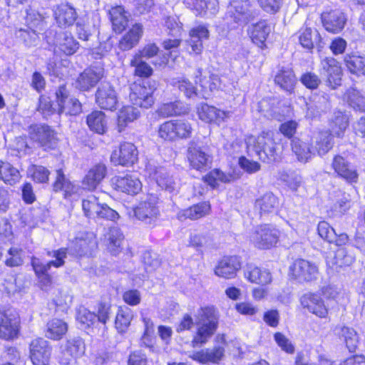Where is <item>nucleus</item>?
I'll use <instances>...</instances> for the list:
<instances>
[{
	"label": "nucleus",
	"instance_id": "nucleus-1",
	"mask_svg": "<svg viewBox=\"0 0 365 365\" xmlns=\"http://www.w3.org/2000/svg\"><path fill=\"white\" fill-rule=\"evenodd\" d=\"M249 152H255L259 159L264 163L277 161L281 157V148L270 132H262L257 138H251L247 142Z\"/></svg>",
	"mask_w": 365,
	"mask_h": 365
},
{
	"label": "nucleus",
	"instance_id": "nucleus-2",
	"mask_svg": "<svg viewBox=\"0 0 365 365\" xmlns=\"http://www.w3.org/2000/svg\"><path fill=\"white\" fill-rule=\"evenodd\" d=\"M196 324L197 331L192 343L194 344H205L217 328L218 317L215 309L210 307L200 308L196 315Z\"/></svg>",
	"mask_w": 365,
	"mask_h": 365
},
{
	"label": "nucleus",
	"instance_id": "nucleus-3",
	"mask_svg": "<svg viewBox=\"0 0 365 365\" xmlns=\"http://www.w3.org/2000/svg\"><path fill=\"white\" fill-rule=\"evenodd\" d=\"M187 158L190 166L200 171L206 170L212 162L210 146L207 142L200 138H194L189 142Z\"/></svg>",
	"mask_w": 365,
	"mask_h": 365
},
{
	"label": "nucleus",
	"instance_id": "nucleus-4",
	"mask_svg": "<svg viewBox=\"0 0 365 365\" xmlns=\"http://www.w3.org/2000/svg\"><path fill=\"white\" fill-rule=\"evenodd\" d=\"M156 89V83L149 79L134 83L130 87L129 98L137 107L148 108L154 103L153 94Z\"/></svg>",
	"mask_w": 365,
	"mask_h": 365
},
{
	"label": "nucleus",
	"instance_id": "nucleus-5",
	"mask_svg": "<svg viewBox=\"0 0 365 365\" xmlns=\"http://www.w3.org/2000/svg\"><path fill=\"white\" fill-rule=\"evenodd\" d=\"M191 125L183 120H169L161 124L158 129L160 138L174 141L178 139L187 138L192 133Z\"/></svg>",
	"mask_w": 365,
	"mask_h": 365
},
{
	"label": "nucleus",
	"instance_id": "nucleus-6",
	"mask_svg": "<svg viewBox=\"0 0 365 365\" xmlns=\"http://www.w3.org/2000/svg\"><path fill=\"white\" fill-rule=\"evenodd\" d=\"M31 139L44 150H53L57 145V133L49 125H34L29 128Z\"/></svg>",
	"mask_w": 365,
	"mask_h": 365
},
{
	"label": "nucleus",
	"instance_id": "nucleus-7",
	"mask_svg": "<svg viewBox=\"0 0 365 365\" xmlns=\"http://www.w3.org/2000/svg\"><path fill=\"white\" fill-rule=\"evenodd\" d=\"M98 244L93 233H83L73 240L66 250V254L82 257H89L97 249Z\"/></svg>",
	"mask_w": 365,
	"mask_h": 365
},
{
	"label": "nucleus",
	"instance_id": "nucleus-8",
	"mask_svg": "<svg viewBox=\"0 0 365 365\" xmlns=\"http://www.w3.org/2000/svg\"><path fill=\"white\" fill-rule=\"evenodd\" d=\"M55 95L59 114L76 115L81 112V103L78 99L70 96L69 91L65 85L58 86Z\"/></svg>",
	"mask_w": 365,
	"mask_h": 365
},
{
	"label": "nucleus",
	"instance_id": "nucleus-9",
	"mask_svg": "<svg viewBox=\"0 0 365 365\" xmlns=\"http://www.w3.org/2000/svg\"><path fill=\"white\" fill-rule=\"evenodd\" d=\"M289 275L299 282L316 280L318 276L317 267L309 261L297 259L289 267Z\"/></svg>",
	"mask_w": 365,
	"mask_h": 365
},
{
	"label": "nucleus",
	"instance_id": "nucleus-10",
	"mask_svg": "<svg viewBox=\"0 0 365 365\" xmlns=\"http://www.w3.org/2000/svg\"><path fill=\"white\" fill-rule=\"evenodd\" d=\"M257 14L256 10L251 9L249 3L230 1L227 7V18H230L238 25H245Z\"/></svg>",
	"mask_w": 365,
	"mask_h": 365
},
{
	"label": "nucleus",
	"instance_id": "nucleus-11",
	"mask_svg": "<svg viewBox=\"0 0 365 365\" xmlns=\"http://www.w3.org/2000/svg\"><path fill=\"white\" fill-rule=\"evenodd\" d=\"M279 234V231L270 225H261L256 228L250 240L259 249H269L277 244Z\"/></svg>",
	"mask_w": 365,
	"mask_h": 365
},
{
	"label": "nucleus",
	"instance_id": "nucleus-12",
	"mask_svg": "<svg viewBox=\"0 0 365 365\" xmlns=\"http://www.w3.org/2000/svg\"><path fill=\"white\" fill-rule=\"evenodd\" d=\"M320 66V75L329 86L335 88L341 84L342 71L336 59L326 57L321 61Z\"/></svg>",
	"mask_w": 365,
	"mask_h": 365
},
{
	"label": "nucleus",
	"instance_id": "nucleus-13",
	"mask_svg": "<svg viewBox=\"0 0 365 365\" xmlns=\"http://www.w3.org/2000/svg\"><path fill=\"white\" fill-rule=\"evenodd\" d=\"M138 151L134 144L128 142L121 143L118 150L113 151L110 161L115 165L130 166L138 160Z\"/></svg>",
	"mask_w": 365,
	"mask_h": 365
},
{
	"label": "nucleus",
	"instance_id": "nucleus-14",
	"mask_svg": "<svg viewBox=\"0 0 365 365\" xmlns=\"http://www.w3.org/2000/svg\"><path fill=\"white\" fill-rule=\"evenodd\" d=\"M103 76L104 68L101 66H92L79 75L75 82V86L80 91H89L96 86Z\"/></svg>",
	"mask_w": 365,
	"mask_h": 365
},
{
	"label": "nucleus",
	"instance_id": "nucleus-15",
	"mask_svg": "<svg viewBox=\"0 0 365 365\" xmlns=\"http://www.w3.org/2000/svg\"><path fill=\"white\" fill-rule=\"evenodd\" d=\"M96 102L102 109L113 110L118 103L115 88L109 82H102L96 92Z\"/></svg>",
	"mask_w": 365,
	"mask_h": 365
},
{
	"label": "nucleus",
	"instance_id": "nucleus-16",
	"mask_svg": "<svg viewBox=\"0 0 365 365\" xmlns=\"http://www.w3.org/2000/svg\"><path fill=\"white\" fill-rule=\"evenodd\" d=\"M47 255L55 257L56 259L46 263H43L40 259L37 257H32L31 259V265L38 277L46 274L48 270L52 266L55 267H62L64 264V259L66 257V250L59 249L57 250L47 251Z\"/></svg>",
	"mask_w": 365,
	"mask_h": 365
},
{
	"label": "nucleus",
	"instance_id": "nucleus-17",
	"mask_svg": "<svg viewBox=\"0 0 365 365\" xmlns=\"http://www.w3.org/2000/svg\"><path fill=\"white\" fill-rule=\"evenodd\" d=\"M158 197L155 194H150L147 199L138 204L135 208L134 213L139 220L150 223L159 215V209L157 206Z\"/></svg>",
	"mask_w": 365,
	"mask_h": 365
},
{
	"label": "nucleus",
	"instance_id": "nucleus-18",
	"mask_svg": "<svg viewBox=\"0 0 365 365\" xmlns=\"http://www.w3.org/2000/svg\"><path fill=\"white\" fill-rule=\"evenodd\" d=\"M51 354L48 342L42 339H34L30 344V358L34 365H48Z\"/></svg>",
	"mask_w": 365,
	"mask_h": 365
},
{
	"label": "nucleus",
	"instance_id": "nucleus-19",
	"mask_svg": "<svg viewBox=\"0 0 365 365\" xmlns=\"http://www.w3.org/2000/svg\"><path fill=\"white\" fill-rule=\"evenodd\" d=\"M321 19L324 29L333 34L340 32L346 22L345 14L339 9L323 12Z\"/></svg>",
	"mask_w": 365,
	"mask_h": 365
},
{
	"label": "nucleus",
	"instance_id": "nucleus-20",
	"mask_svg": "<svg viewBox=\"0 0 365 365\" xmlns=\"http://www.w3.org/2000/svg\"><path fill=\"white\" fill-rule=\"evenodd\" d=\"M332 168L339 177L349 183L356 182L359 174L356 169L341 155L334 158Z\"/></svg>",
	"mask_w": 365,
	"mask_h": 365
},
{
	"label": "nucleus",
	"instance_id": "nucleus-21",
	"mask_svg": "<svg viewBox=\"0 0 365 365\" xmlns=\"http://www.w3.org/2000/svg\"><path fill=\"white\" fill-rule=\"evenodd\" d=\"M241 268V262L237 256L224 257L215 268L217 276L225 279H231L236 276L237 272Z\"/></svg>",
	"mask_w": 365,
	"mask_h": 365
},
{
	"label": "nucleus",
	"instance_id": "nucleus-22",
	"mask_svg": "<svg viewBox=\"0 0 365 365\" xmlns=\"http://www.w3.org/2000/svg\"><path fill=\"white\" fill-rule=\"evenodd\" d=\"M301 304L304 308L319 317L324 318L328 314V309L324 300L318 294L313 293L304 294L301 297Z\"/></svg>",
	"mask_w": 365,
	"mask_h": 365
},
{
	"label": "nucleus",
	"instance_id": "nucleus-23",
	"mask_svg": "<svg viewBox=\"0 0 365 365\" xmlns=\"http://www.w3.org/2000/svg\"><path fill=\"white\" fill-rule=\"evenodd\" d=\"M209 37V31L204 26H198L192 28L189 32V38L186 41L187 43L191 47L190 51L195 53H201L203 49L202 41Z\"/></svg>",
	"mask_w": 365,
	"mask_h": 365
},
{
	"label": "nucleus",
	"instance_id": "nucleus-24",
	"mask_svg": "<svg viewBox=\"0 0 365 365\" xmlns=\"http://www.w3.org/2000/svg\"><path fill=\"white\" fill-rule=\"evenodd\" d=\"M19 325L16 319L10 318L6 314H0V339L12 340L18 336Z\"/></svg>",
	"mask_w": 365,
	"mask_h": 365
},
{
	"label": "nucleus",
	"instance_id": "nucleus-25",
	"mask_svg": "<svg viewBox=\"0 0 365 365\" xmlns=\"http://www.w3.org/2000/svg\"><path fill=\"white\" fill-rule=\"evenodd\" d=\"M56 23L60 27H67L73 24L77 18V14L73 7L69 4H61L56 7L54 11Z\"/></svg>",
	"mask_w": 365,
	"mask_h": 365
},
{
	"label": "nucleus",
	"instance_id": "nucleus-26",
	"mask_svg": "<svg viewBox=\"0 0 365 365\" xmlns=\"http://www.w3.org/2000/svg\"><path fill=\"white\" fill-rule=\"evenodd\" d=\"M225 356V349L222 346H215L195 352L192 359L202 364L208 362L218 363Z\"/></svg>",
	"mask_w": 365,
	"mask_h": 365
},
{
	"label": "nucleus",
	"instance_id": "nucleus-27",
	"mask_svg": "<svg viewBox=\"0 0 365 365\" xmlns=\"http://www.w3.org/2000/svg\"><path fill=\"white\" fill-rule=\"evenodd\" d=\"M107 172L104 164L98 163L93 166L83 180V185L88 190H93L106 177Z\"/></svg>",
	"mask_w": 365,
	"mask_h": 365
},
{
	"label": "nucleus",
	"instance_id": "nucleus-28",
	"mask_svg": "<svg viewBox=\"0 0 365 365\" xmlns=\"http://www.w3.org/2000/svg\"><path fill=\"white\" fill-rule=\"evenodd\" d=\"M274 81L281 88L288 93H292L297 83V79L291 68L282 66L275 76Z\"/></svg>",
	"mask_w": 365,
	"mask_h": 365
},
{
	"label": "nucleus",
	"instance_id": "nucleus-29",
	"mask_svg": "<svg viewBox=\"0 0 365 365\" xmlns=\"http://www.w3.org/2000/svg\"><path fill=\"white\" fill-rule=\"evenodd\" d=\"M210 210V204L206 202H202L180 211L177 216L178 220L181 221L186 219L195 220L207 215Z\"/></svg>",
	"mask_w": 365,
	"mask_h": 365
},
{
	"label": "nucleus",
	"instance_id": "nucleus-30",
	"mask_svg": "<svg viewBox=\"0 0 365 365\" xmlns=\"http://www.w3.org/2000/svg\"><path fill=\"white\" fill-rule=\"evenodd\" d=\"M143 35V26L135 24L120 39L118 47L122 51H128L136 46Z\"/></svg>",
	"mask_w": 365,
	"mask_h": 365
},
{
	"label": "nucleus",
	"instance_id": "nucleus-31",
	"mask_svg": "<svg viewBox=\"0 0 365 365\" xmlns=\"http://www.w3.org/2000/svg\"><path fill=\"white\" fill-rule=\"evenodd\" d=\"M115 185L118 190L130 195L138 194L142 189L141 182L135 176L118 177Z\"/></svg>",
	"mask_w": 365,
	"mask_h": 365
},
{
	"label": "nucleus",
	"instance_id": "nucleus-32",
	"mask_svg": "<svg viewBox=\"0 0 365 365\" xmlns=\"http://www.w3.org/2000/svg\"><path fill=\"white\" fill-rule=\"evenodd\" d=\"M245 277L251 282L261 285L272 282V277L267 269H261L257 267L248 266L245 272Z\"/></svg>",
	"mask_w": 365,
	"mask_h": 365
},
{
	"label": "nucleus",
	"instance_id": "nucleus-33",
	"mask_svg": "<svg viewBox=\"0 0 365 365\" xmlns=\"http://www.w3.org/2000/svg\"><path fill=\"white\" fill-rule=\"evenodd\" d=\"M271 31L270 26L265 21H260L254 24L250 31V37L254 43L263 48L264 42Z\"/></svg>",
	"mask_w": 365,
	"mask_h": 365
},
{
	"label": "nucleus",
	"instance_id": "nucleus-34",
	"mask_svg": "<svg viewBox=\"0 0 365 365\" xmlns=\"http://www.w3.org/2000/svg\"><path fill=\"white\" fill-rule=\"evenodd\" d=\"M56 46L61 52L68 56L75 53L79 48L78 42L70 34L62 31L59 32Z\"/></svg>",
	"mask_w": 365,
	"mask_h": 365
},
{
	"label": "nucleus",
	"instance_id": "nucleus-35",
	"mask_svg": "<svg viewBox=\"0 0 365 365\" xmlns=\"http://www.w3.org/2000/svg\"><path fill=\"white\" fill-rule=\"evenodd\" d=\"M197 113L199 118L207 123H210L216 120H223L225 116V112L216 108L214 106L207 103H201L197 107Z\"/></svg>",
	"mask_w": 365,
	"mask_h": 365
},
{
	"label": "nucleus",
	"instance_id": "nucleus-36",
	"mask_svg": "<svg viewBox=\"0 0 365 365\" xmlns=\"http://www.w3.org/2000/svg\"><path fill=\"white\" fill-rule=\"evenodd\" d=\"M299 41L305 48L311 50L314 46H320L321 37L317 29L306 28L299 31Z\"/></svg>",
	"mask_w": 365,
	"mask_h": 365
},
{
	"label": "nucleus",
	"instance_id": "nucleus-37",
	"mask_svg": "<svg viewBox=\"0 0 365 365\" xmlns=\"http://www.w3.org/2000/svg\"><path fill=\"white\" fill-rule=\"evenodd\" d=\"M109 16L115 32H122L128 24V17L124 9L121 6L113 7L109 11Z\"/></svg>",
	"mask_w": 365,
	"mask_h": 365
},
{
	"label": "nucleus",
	"instance_id": "nucleus-38",
	"mask_svg": "<svg viewBox=\"0 0 365 365\" xmlns=\"http://www.w3.org/2000/svg\"><path fill=\"white\" fill-rule=\"evenodd\" d=\"M67 331L68 325L64 321L53 319L46 324V336L53 340H59Z\"/></svg>",
	"mask_w": 365,
	"mask_h": 365
},
{
	"label": "nucleus",
	"instance_id": "nucleus-39",
	"mask_svg": "<svg viewBox=\"0 0 365 365\" xmlns=\"http://www.w3.org/2000/svg\"><path fill=\"white\" fill-rule=\"evenodd\" d=\"M86 123L89 128L98 134H103L107 129V121L104 113L96 110L88 115Z\"/></svg>",
	"mask_w": 365,
	"mask_h": 365
},
{
	"label": "nucleus",
	"instance_id": "nucleus-40",
	"mask_svg": "<svg viewBox=\"0 0 365 365\" xmlns=\"http://www.w3.org/2000/svg\"><path fill=\"white\" fill-rule=\"evenodd\" d=\"M187 112L188 108L180 101L164 103L157 110L158 115L162 118L185 114Z\"/></svg>",
	"mask_w": 365,
	"mask_h": 365
},
{
	"label": "nucleus",
	"instance_id": "nucleus-41",
	"mask_svg": "<svg viewBox=\"0 0 365 365\" xmlns=\"http://www.w3.org/2000/svg\"><path fill=\"white\" fill-rule=\"evenodd\" d=\"M140 116V111L135 106H128L120 109L118 117V131L121 132L128 123L132 122Z\"/></svg>",
	"mask_w": 365,
	"mask_h": 365
},
{
	"label": "nucleus",
	"instance_id": "nucleus-42",
	"mask_svg": "<svg viewBox=\"0 0 365 365\" xmlns=\"http://www.w3.org/2000/svg\"><path fill=\"white\" fill-rule=\"evenodd\" d=\"M133 313L128 307L118 308L115 319V327L119 333L125 332L130 324Z\"/></svg>",
	"mask_w": 365,
	"mask_h": 365
},
{
	"label": "nucleus",
	"instance_id": "nucleus-43",
	"mask_svg": "<svg viewBox=\"0 0 365 365\" xmlns=\"http://www.w3.org/2000/svg\"><path fill=\"white\" fill-rule=\"evenodd\" d=\"M275 101L274 99H263L259 103V108L265 117L282 121L284 114L280 112V107L275 106Z\"/></svg>",
	"mask_w": 365,
	"mask_h": 365
},
{
	"label": "nucleus",
	"instance_id": "nucleus-44",
	"mask_svg": "<svg viewBox=\"0 0 365 365\" xmlns=\"http://www.w3.org/2000/svg\"><path fill=\"white\" fill-rule=\"evenodd\" d=\"M279 205L277 197L272 192H267L255 202L256 207L259 208L260 213H271L275 211Z\"/></svg>",
	"mask_w": 365,
	"mask_h": 365
},
{
	"label": "nucleus",
	"instance_id": "nucleus-45",
	"mask_svg": "<svg viewBox=\"0 0 365 365\" xmlns=\"http://www.w3.org/2000/svg\"><path fill=\"white\" fill-rule=\"evenodd\" d=\"M20 173L8 162L0 161V179L5 183L14 185L20 180Z\"/></svg>",
	"mask_w": 365,
	"mask_h": 365
},
{
	"label": "nucleus",
	"instance_id": "nucleus-46",
	"mask_svg": "<svg viewBox=\"0 0 365 365\" xmlns=\"http://www.w3.org/2000/svg\"><path fill=\"white\" fill-rule=\"evenodd\" d=\"M347 126L348 118L346 115L340 110L334 111L330 122L331 134L340 137Z\"/></svg>",
	"mask_w": 365,
	"mask_h": 365
},
{
	"label": "nucleus",
	"instance_id": "nucleus-47",
	"mask_svg": "<svg viewBox=\"0 0 365 365\" xmlns=\"http://www.w3.org/2000/svg\"><path fill=\"white\" fill-rule=\"evenodd\" d=\"M344 62L351 73L365 76V54L347 56L345 58Z\"/></svg>",
	"mask_w": 365,
	"mask_h": 365
},
{
	"label": "nucleus",
	"instance_id": "nucleus-48",
	"mask_svg": "<svg viewBox=\"0 0 365 365\" xmlns=\"http://www.w3.org/2000/svg\"><path fill=\"white\" fill-rule=\"evenodd\" d=\"M123 238V235L119 228L113 227L109 230L107 235L108 247L113 255L119 253Z\"/></svg>",
	"mask_w": 365,
	"mask_h": 365
},
{
	"label": "nucleus",
	"instance_id": "nucleus-49",
	"mask_svg": "<svg viewBox=\"0 0 365 365\" xmlns=\"http://www.w3.org/2000/svg\"><path fill=\"white\" fill-rule=\"evenodd\" d=\"M291 146L299 161L306 163L311 158L312 152L307 143L294 138L292 140Z\"/></svg>",
	"mask_w": 365,
	"mask_h": 365
},
{
	"label": "nucleus",
	"instance_id": "nucleus-50",
	"mask_svg": "<svg viewBox=\"0 0 365 365\" xmlns=\"http://www.w3.org/2000/svg\"><path fill=\"white\" fill-rule=\"evenodd\" d=\"M333 145V135L329 131H323L319 133L314 148L319 155H324L332 148Z\"/></svg>",
	"mask_w": 365,
	"mask_h": 365
},
{
	"label": "nucleus",
	"instance_id": "nucleus-51",
	"mask_svg": "<svg viewBox=\"0 0 365 365\" xmlns=\"http://www.w3.org/2000/svg\"><path fill=\"white\" fill-rule=\"evenodd\" d=\"M155 179L158 185L163 190L173 192L177 189V183L173 177L164 169L160 168L155 173Z\"/></svg>",
	"mask_w": 365,
	"mask_h": 365
},
{
	"label": "nucleus",
	"instance_id": "nucleus-52",
	"mask_svg": "<svg viewBox=\"0 0 365 365\" xmlns=\"http://www.w3.org/2000/svg\"><path fill=\"white\" fill-rule=\"evenodd\" d=\"M233 178L232 175L225 173L219 169H214L205 177V181L212 187L218 186V182H230Z\"/></svg>",
	"mask_w": 365,
	"mask_h": 365
},
{
	"label": "nucleus",
	"instance_id": "nucleus-53",
	"mask_svg": "<svg viewBox=\"0 0 365 365\" xmlns=\"http://www.w3.org/2000/svg\"><path fill=\"white\" fill-rule=\"evenodd\" d=\"M338 334L344 340L350 352L356 350L359 341L357 334L354 329L348 327H341Z\"/></svg>",
	"mask_w": 365,
	"mask_h": 365
},
{
	"label": "nucleus",
	"instance_id": "nucleus-54",
	"mask_svg": "<svg viewBox=\"0 0 365 365\" xmlns=\"http://www.w3.org/2000/svg\"><path fill=\"white\" fill-rule=\"evenodd\" d=\"M101 205L98 198L94 195H89L82 200V209L85 216L88 217H96Z\"/></svg>",
	"mask_w": 365,
	"mask_h": 365
},
{
	"label": "nucleus",
	"instance_id": "nucleus-55",
	"mask_svg": "<svg viewBox=\"0 0 365 365\" xmlns=\"http://www.w3.org/2000/svg\"><path fill=\"white\" fill-rule=\"evenodd\" d=\"M130 66L135 67V74L140 77L148 78L153 73V68L148 63L138 57L133 56Z\"/></svg>",
	"mask_w": 365,
	"mask_h": 365
},
{
	"label": "nucleus",
	"instance_id": "nucleus-56",
	"mask_svg": "<svg viewBox=\"0 0 365 365\" xmlns=\"http://www.w3.org/2000/svg\"><path fill=\"white\" fill-rule=\"evenodd\" d=\"M63 347L78 357L85 351L84 341L79 336H74L68 339Z\"/></svg>",
	"mask_w": 365,
	"mask_h": 365
},
{
	"label": "nucleus",
	"instance_id": "nucleus-57",
	"mask_svg": "<svg viewBox=\"0 0 365 365\" xmlns=\"http://www.w3.org/2000/svg\"><path fill=\"white\" fill-rule=\"evenodd\" d=\"M348 103L354 110L365 112V98L359 91L355 89L349 91Z\"/></svg>",
	"mask_w": 365,
	"mask_h": 365
},
{
	"label": "nucleus",
	"instance_id": "nucleus-58",
	"mask_svg": "<svg viewBox=\"0 0 365 365\" xmlns=\"http://www.w3.org/2000/svg\"><path fill=\"white\" fill-rule=\"evenodd\" d=\"M142 262L147 272H152L160 265V260L155 253L145 251L142 256Z\"/></svg>",
	"mask_w": 365,
	"mask_h": 365
},
{
	"label": "nucleus",
	"instance_id": "nucleus-59",
	"mask_svg": "<svg viewBox=\"0 0 365 365\" xmlns=\"http://www.w3.org/2000/svg\"><path fill=\"white\" fill-rule=\"evenodd\" d=\"M33 180L39 183H45L48 180V176L50 175L49 170L41 165H32L29 169Z\"/></svg>",
	"mask_w": 365,
	"mask_h": 365
},
{
	"label": "nucleus",
	"instance_id": "nucleus-60",
	"mask_svg": "<svg viewBox=\"0 0 365 365\" xmlns=\"http://www.w3.org/2000/svg\"><path fill=\"white\" fill-rule=\"evenodd\" d=\"M334 263L339 266H349L354 261V257L349 254L347 250L344 247H339L335 252L334 257Z\"/></svg>",
	"mask_w": 365,
	"mask_h": 365
},
{
	"label": "nucleus",
	"instance_id": "nucleus-61",
	"mask_svg": "<svg viewBox=\"0 0 365 365\" xmlns=\"http://www.w3.org/2000/svg\"><path fill=\"white\" fill-rule=\"evenodd\" d=\"M56 179L53 184V189L55 192L64 190L68 192L71 189V182L66 178L63 172L59 169L56 171Z\"/></svg>",
	"mask_w": 365,
	"mask_h": 365
},
{
	"label": "nucleus",
	"instance_id": "nucleus-62",
	"mask_svg": "<svg viewBox=\"0 0 365 365\" xmlns=\"http://www.w3.org/2000/svg\"><path fill=\"white\" fill-rule=\"evenodd\" d=\"M337 200L334 204L336 210L343 213L349 210L351 206V198L349 193L339 190L337 194Z\"/></svg>",
	"mask_w": 365,
	"mask_h": 365
},
{
	"label": "nucleus",
	"instance_id": "nucleus-63",
	"mask_svg": "<svg viewBox=\"0 0 365 365\" xmlns=\"http://www.w3.org/2000/svg\"><path fill=\"white\" fill-rule=\"evenodd\" d=\"M319 236L329 242H334L336 238V232L329 223L325 221L320 222L317 227Z\"/></svg>",
	"mask_w": 365,
	"mask_h": 365
},
{
	"label": "nucleus",
	"instance_id": "nucleus-64",
	"mask_svg": "<svg viewBox=\"0 0 365 365\" xmlns=\"http://www.w3.org/2000/svg\"><path fill=\"white\" fill-rule=\"evenodd\" d=\"M77 320L86 327H90L93 324L96 319V315L93 312H90L84 307H81L77 312Z\"/></svg>",
	"mask_w": 365,
	"mask_h": 365
}]
</instances>
